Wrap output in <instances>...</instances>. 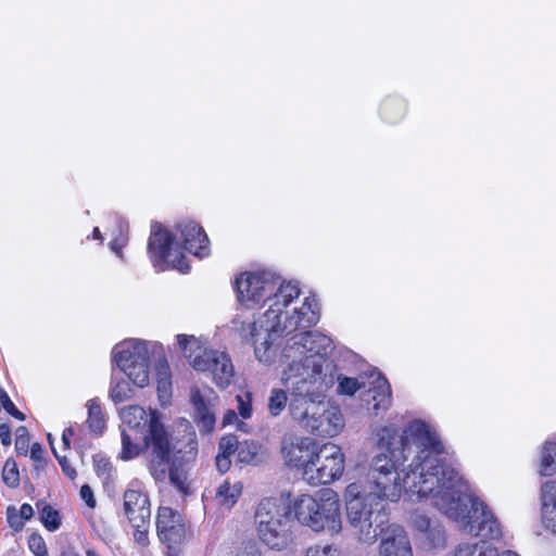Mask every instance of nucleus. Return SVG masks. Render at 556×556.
Returning a JSON list of instances; mask_svg holds the SVG:
<instances>
[{"label":"nucleus","mask_w":556,"mask_h":556,"mask_svg":"<svg viewBox=\"0 0 556 556\" xmlns=\"http://www.w3.org/2000/svg\"><path fill=\"white\" fill-rule=\"evenodd\" d=\"M376 437L383 452L372 457L368 480L361 481L366 489L390 502L404 495L410 503H427L467 532L498 534L491 514L473 496L457 466L446 458L433 425L414 419L401 435L394 426H382Z\"/></svg>","instance_id":"f257e3e1"},{"label":"nucleus","mask_w":556,"mask_h":556,"mask_svg":"<svg viewBox=\"0 0 556 556\" xmlns=\"http://www.w3.org/2000/svg\"><path fill=\"white\" fill-rule=\"evenodd\" d=\"M331 349L332 341L326 334H298L283 349V356L293 359L280 372V380L291 394L292 419L303 430L329 438L344 428L340 408L326 402L324 395L334 382L333 366L326 358Z\"/></svg>","instance_id":"f03ea898"},{"label":"nucleus","mask_w":556,"mask_h":556,"mask_svg":"<svg viewBox=\"0 0 556 556\" xmlns=\"http://www.w3.org/2000/svg\"><path fill=\"white\" fill-rule=\"evenodd\" d=\"M300 294L301 290L298 282L280 283L269 298L267 309L253 323L242 324L237 329L243 339L252 342L254 355L260 363L264 365L274 364L279 350L277 340L299 331L285 342L280 352V356L287 362V365L291 363L293 358H287L282 354L288 341L298 334L311 332L306 329L318 323L319 305L317 299L309 295L305 296L300 303Z\"/></svg>","instance_id":"7ed1b4c3"},{"label":"nucleus","mask_w":556,"mask_h":556,"mask_svg":"<svg viewBox=\"0 0 556 556\" xmlns=\"http://www.w3.org/2000/svg\"><path fill=\"white\" fill-rule=\"evenodd\" d=\"M121 430L141 433L148 446V469L155 480H163L172 457V443L156 410L130 405L119 410Z\"/></svg>","instance_id":"20e7f679"},{"label":"nucleus","mask_w":556,"mask_h":556,"mask_svg":"<svg viewBox=\"0 0 556 556\" xmlns=\"http://www.w3.org/2000/svg\"><path fill=\"white\" fill-rule=\"evenodd\" d=\"M386 497L366 489L361 481L350 483L344 491L346 523L351 536L359 544L372 545L379 532L377 520L383 511Z\"/></svg>","instance_id":"39448f33"},{"label":"nucleus","mask_w":556,"mask_h":556,"mask_svg":"<svg viewBox=\"0 0 556 556\" xmlns=\"http://www.w3.org/2000/svg\"><path fill=\"white\" fill-rule=\"evenodd\" d=\"M291 508L299 523L313 532L333 536L342 530L341 503L332 489L320 490L315 495H298Z\"/></svg>","instance_id":"423d86ee"},{"label":"nucleus","mask_w":556,"mask_h":556,"mask_svg":"<svg viewBox=\"0 0 556 556\" xmlns=\"http://www.w3.org/2000/svg\"><path fill=\"white\" fill-rule=\"evenodd\" d=\"M179 351L197 371H210L217 387L228 388L235 377V367L228 353L211 349L207 342L193 334H177Z\"/></svg>","instance_id":"0eeeda50"},{"label":"nucleus","mask_w":556,"mask_h":556,"mask_svg":"<svg viewBox=\"0 0 556 556\" xmlns=\"http://www.w3.org/2000/svg\"><path fill=\"white\" fill-rule=\"evenodd\" d=\"M291 505L282 497L263 498L254 513L255 529L261 542L274 551H283L292 543Z\"/></svg>","instance_id":"6e6552de"},{"label":"nucleus","mask_w":556,"mask_h":556,"mask_svg":"<svg viewBox=\"0 0 556 556\" xmlns=\"http://www.w3.org/2000/svg\"><path fill=\"white\" fill-rule=\"evenodd\" d=\"M338 392L340 394L353 395L362 388L368 387L370 399L367 400L368 405L377 416L381 412H386L391 406V387L388 380L381 376L379 371L372 370L367 377V381L362 376L359 378L338 377Z\"/></svg>","instance_id":"1a4fd4ad"},{"label":"nucleus","mask_w":556,"mask_h":556,"mask_svg":"<svg viewBox=\"0 0 556 556\" xmlns=\"http://www.w3.org/2000/svg\"><path fill=\"white\" fill-rule=\"evenodd\" d=\"M148 253L152 263L155 266H160L162 269L164 265H166L180 273H187L189 270L186 255L176 241V238L161 226H153L152 228L148 242Z\"/></svg>","instance_id":"9d476101"},{"label":"nucleus","mask_w":556,"mask_h":556,"mask_svg":"<svg viewBox=\"0 0 556 556\" xmlns=\"http://www.w3.org/2000/svg\"><path fill=\"white\" fill-rule=\"evenodd\" d=\"M344 454L334 443L318 446L314 460L305 470V480L312 485L327 484L339 479L344 471Z\"/></svg>","instance_id":"9b49d317"},{"label":"nucleus","mask_w":556,"mask_h":556,"mask_svg":"<svg viewBox=\"0 0 556 556\" xmlns=\"http://www.w3.org/2000/svg\"><path fill=\"white\" fill-rule=\"evenodd\" d=\"M277 285V279L270 273H242L236 279L237 299L240 304L253 308L262 301L268 303L279 287Z\"/></svg>","instance_id":"f8f14e48"},{"label":"nucleus","mask_w":556,"mask_h":556,"mask_svg":"<svg viewBox=\"0 0 556 556\" xmlns=\"http://www.w3.org/2000/svg\"><path fill=\"white\" fill-rule=\"evenodd\" d=\"M190 401L194 409V422L200 432L211 433L216 424L215 409L218 395L208 386H193L190 391Z\"/></svg>","instance_id":"ddd939ff"},{"label":"nucleus","mask_w":556,"mask_h":556,"mask_svg":"<svg viewBox=\"0 0 556 556\" xmlns=\"http://www.w3.org/2000/svg\"><path fill=\"white\" fill-rule=\"evenodd\" d=\"M124 510L134 528L149 526L151 518L150 501L138 481L131 482L124 493Z\"/></svg>","instance_id":"4468645a"},{"label":"nucleus","mask_w":556,"mask_h":556,"mask_svg":"<svg viewBox=\"0 0 556 556\" xmlns=\"http://www.w3.org/2000/svg\"><path fill=\"white\" fill-rule=\"evenodd\" d=\"M318 445L311 438H287L282 442L281 452L288 465L305 470L313 463Z\"/></svg>","instance_id":"2eb2a0df"},{"label":"nucleus","mask_w":556,"mask_h":556,"mask_svg":"<svg viewBox=\"0 0 556 556\" xmlns=\"http://www.w3.org/2000/svg\"><path fill=\"white\" fill-rule=\"evenodd\" d=\"M159 539L168 546L181 543L187 533L184 517L170 507L162 506L156 516Z\"/></svg>","instance_id":"dca6fc26"},{"label":"nucleus","mask_w":556,"mask_h":556,"mask_svg":"<svg viewBox=\"0 0 556 556\" xmlns=\"http://www.w3.org/2000/svg\"><path fill=\"white\" fill-rule=\"evenodd\" d=\"M380 534L377 556H413V547L403 527L392 523Z\"/></svg>","instance_id":"f3484780"},{"label":"nucleus","mask_w":556,"mask_h":556,"mask_svg":"<svg viewBox=\"0 0 556 556\" xmlns=\"http://www.w3.org/2000/svg\"><path fill=\"white\" fill-rule=\"evenodd\" d=\"M473 496L483 505L485 510H488L491 514V516L493 517V519L497 523L498 534L492 536V535L480 534V533H475V532L470 533V532L465 531L460 527V525L458 522H456L458 528L462 531H464L465 533L472 534L475 536H480L481 539H475V540H471V541L460 542L448 554V556H498L497 549L494 548L490 543H488L483 539H492V540L498 539L502 535L501 525H500L498 520L495 518V516L493 515V513L486 507V505L482 501H480L475 494H473Z\"/></svg>","instance_id":"a211bd4d"},{"label":"nucleus","mask_w":556,"mask_h":556,"mask_svg":"<svg viewBox=\"0 0 556 556\" xmlns=\"http://www.w3.org/2000/svg\"><path fill=\"white\" fill-rule=\"evenodd\" d=\"M150 343L143 340L128 339L114 346L112 358L116 366L123 370L125 363L137 365L139 362L150 359Z\"/></svg>","instance_id":"6ab92c4d"},{"label":"nucleus","mask_w":556,"mask_h":556,"mask_svg":"<svg viewBox=\"0 0 556 556\" xmlns=\"http://www.w3.org/2000/svg\"><path fill=\"white\" fill-rule=\"evenodd\" d=\"M178 229L186 250L200 258L210 254L208 238L201 226L194 222H182Z\"/></svg>","instance_id":"aec40b11"},{"label":"nucleus","mask_w":556,"mask_h":556,"mask_svg":"<svg viewBox=\"0 0 556 556\" xmlns=\"http://www.w3.org/2000/svg\"><path fill=\"white\" fill-rule=\"evenodd\" d=\"M540 503L542 526L556 534V480H548L542 484Z\"/></svg>","instance_id":"412c9836"},{"label":"nucleus","mask_w":556,"mask_h":556,"mask_svg":"<svg viewBox=\"0 0 556 556\" xmlns=\"http://www.w3.org/2000/svg\"><path fill=\"white\" fill-rule=\"evenodd\" d=\"M121 445L118 457L126 462L138 457L143 452L148 454L147 443L138 432L121 430Z\"/></svg>","instance_id":"4be33fe9"},{"label":"nucleus","mask_w":556,"mask_h":556,"mask_svg":"<svg viewBox=\"0 0 556 556\" xmlns=\"http://www.w3.org/2000/svg\"><path fill=\"white\" fill-rule=\"evenodd\" d=\"M280 383L282 382L280 381ZM290 401L291 394L283 384H281V387H273L266 399V412L268 416L278 418L286 409L290 412Z\"/></svg>","instance_id":"5701e85b"},{"label":"nucleus","mask_w":556,"mask_h":556,"mask_svg":"<svg viewBox=\"0 0 556 556\" xmlns=\"http://www.w3.org/2000/svg\"><path fill=\"white\" fill-rule=\"evenodd\" d=\"M242 493V484L239 481L225 480L216 491L215 498L220 506L231 508Z\"/></svg>","instance_id":"b1692460"},{"label":"nucleus","mask_w":556,"mask_h":556,"mask_svg":"<svg viewBox=\"0 0 556 556\" xmlns=\"http://www.w3.org/2000/svg\"><path fill=\"white\" fill-rule=\"evenodd\" d=\"M155 376L159 399L161 403L164 405L168 403L172 391L170 369L166 359L162 358L157 362L155 368Z\"/></svg>","instance_id":"393cba45"},{"label":"nucleus","mask_w":556,"mask_h":556,"mask_svg":"<svg viewBox=\"0 0 556 556\" xmlns=\"http://www.w3.org/2000/svg\"><path fill=\"white\" fill-rule=\"evenodd\" d=\"M122 371L138 388H144L150 383V359L139 362L137 365L125 363Z\"/></svg>","instance_id":"a878e982"},{"label":"nucleus","mask_w":556,"mask_h":556,"mask_svg":"<svg viewBox=\"0 0 556 556\" xmlns=\"http://www.w3.org/2000/svg\"><path fill=\"white\" fill-rule=\"evenodd\" d=\"M86 407L88 410L87 425L89 430L94 434H102L106 426V420L100 402L96 399L89 400L86 403Z\"/></svg>","instance_id":"bb28decb"},{"label":"nucleus","mask_w":556,"mask_h":556,"mask_svg":"<svg viewBox=\"0 0 556 556\" xmlns=\"http://www.w3.org/2000/svg\"><path fill=\"white\" fill-rule=\"evenodd\" d=\"M422 548L427 551H438L445 546V530L438 522L434 523L419 538Z\"/></svg>","instance_id":"cd10ccee"},{"label":"nucleus","mask_w":556,"mask_h":556,"mask_svg":"<svg viewBox=\"0 0 556 556\" xmlns=\"http://www.w3.org/2000/svg\"><path fill=\"white\" fill-rule=\"evenodd\" d=\"M539 473L551 477L556 473V443L547 442L543 445L540 455Z\"/></svg>","instance_id":"c85d7f7f"},{"label":"nucleus","mask_w":556,"mask_h":556,"mask_svg":"<svg viewBox=\"0 0 556 556\" xmlns=\"http://www.w3.org/2000/svg\"><path fill=\"white\" fill-rule=\"evenodd\" d=\"M262 446L254 441L240 442L237 462L242 465H255L260 462Z\"/></svg>","instance_id":"c756f323"},{"label":"nucleus","mask_w":556,"mask_h":556,"mask_svg":"<svg viewBox=\"0 0 556 556\" xmlns=\"http://www.w3.org/2000/svg\"><path fill=\"white\" fill-rule=\"evenodd\" d=\"M134 396V389L130 387L129 382L125 379H116L113 378L111 389H110V397L114 403H122L130 400Z\"/></svg>","instance_id":"7c9ffc66"},{"label":"nucleus","mask_w":556,"mask_h":556,"mask_svg":"<svg viewBox=\"0 0 556 556\" xmlns=\"http://www.w3.org/2000/svg\"><path fill=\"white\" fill-rule=\"evenodd\" d=\"M116 223H117V233H113L114 237L110 242V249L115 253V255L118 258L124 261L125 257H124V253L122 250L128 242V237H127L128 226L124 220H122L119 218L116 219Z\"/></svg>","instance_id":"2f4dec72"},{"label":"nucleus","mask_w":556,"mask_h":556,"mask_svg":"<svg viewBox=\"0 0 556 556\" xmlns=\"http://www.w3.org/2000/svg\"><path fill=\"white\" fill-rule=\"evenodd\" d=\"M304 556H343L341 548L334 543H316L308 546Z\"/></svg>","instance_id":"473e14b6"},{"label":"nucleus","mask_w":556,"mask_h":556,"mask_svg":"<svg viewBox=\"0 0 556 556\" xmlns=\"http://www.w3.org/2000/svg\"><path fill=\"white\" fill-rule=\"evenodd\" d=\"M175 457V454H174V447L172 446V457H170V460L168 464L172 463V460L174 459ZM169 472V479L172 481V483L174 485L177 486V489L184 493V494H187L189 492V485L187 483V478H186V475L184 472H180L178 471L177 468H169V465H167V470ZM166 473L165 472V476L164 478L166 477Z\"/></svg>","instance_id":"72a5a7b5"},{"label":"nucleus","mask_w":556,"mask_h":556,"mask_svg":"<svg viewBox=\"0 0 556 556\" xmlns=\"http://www.w3.org/2000/svg\"><path fill=\"white\" fill-rule=\"evenodd\" d=\"M237 409L241 419H250L253 415L252 394L244 392L236 396Z\"/></svg>","instance_id":"f704fd0d"},{"label":"nucleus","mask_w":556,"mask_h":556,"mask_svg":"<svg viewBox=\"0 0 556 556\" xmlns=\"http://www.w3.org/2000/svg\"><path fill=\"white\" fill-rule=\"evenodd\" d=\"M94 471L102 480L108 481L113 478L114 467L112 463L104 456H96L93 458Z\"/></svg>","instance_id":"c9c22d12"},{"label":"nucleus","mask_w":556,"mask_h":556,"mask_svg":"<svg viewBox=\"0 0 556 556\" xmlns=\"http://www.w3.org/2000/svg\"><path fill=\"white\" fill-rule=\"evenodd\" d=\"M2 478L5 484L15 488L20 482L17 465L13 459H8L3 466Z\"/></svg>","instance_id":"e433bc0d"},{"label":"nucleus","mask_w":556,"mask_h":556,"mask_svg":"<svg viewBox=\"0 0 556 556\" xmlns=\"http://www.w3.org/2000/svg\"><path fill=\"white\" fill-rule=\"evenodd\" d=\"M233 426L237 430L247 432L248 425L241 419L239 414L235 409H227L223 416L222 427Z\"/></svg>","instance_id":"4c0bfd02"},{"label":"nucleus","mask_w":556,"mask_h":556,"mask_svg":"<svg viewBox=\"0 0 556 556\" xmlns=\"http://www.w3.org/2000/svg\"><path fill=\"white\" fill-rule=\"evenodd\" d=\"M239 446L240 442L237 440L235 435H224L218 444V453L231 457L235 454L237 455Z\"/></svg>","instance_id":"58836bf2"},{"label":"nucleus","mask_w":556,"mask_h":556,"mask_svg":"<svg viewBox=\"0 0 556 556\" xmlns=\"http://www.w3.org/2000/svg\"><path fill=\"white\" fill-rule=\"evenodd\" d=\"M41 521L48 530L54 531L60 527L59 513L51 507L46 506L41 511Z\"/></svg>","instance_id":"ea45409f"},{"label":"nucleus","mask_w":556,"mask_h":556,"mask_svg":"<svg viewBox=\"0 0 556 556\" xmlns=\"http://www.w3.org/2000/svg\"><path fill=\"white\" fill-rule=\"evenodd\" d=\"M0 403L2 404L3 408L13 417L17 418L18 420L25 419V415L15 407L8 393L2 389H0Z\"/></svg>","instance_id":"a19ab883"},{"label":"nucleus","mask_w":556,"mask_h":556,"mask_svg":"<svg viewBox=\"0 0 556 556\" xmlns=\"http://www.w3.org/2000/svg\"><path fill=\"white\" fill-rule=\"evenodd\" d=\"M28 546L36 556H48L46 543L40 535H30Z\"/></svg>","instance_id":"79ce46f5"},{"label":"nucleus","mask_w":556,"mask_h":556,"mask_svg":"<svg viewBox=\"0 0 556 556\" xmlns=\"http://www.w3.org/2000/svg\"><path fill=\"white\" fill-rule=\"evenodd\" d=\"M413 527L422 535L429 530L435 522H432L427 516L420 514H414L412 516Z\"/></svg>","instance_id":"37998d69"},{"label":"nucleus","mask_w":556,"mask_h":556,"mask_svg":"<svg viewBox=\"0 0 556 556\" xmlns=\"http://www.w3.org/2000/svg\"><path fill=\"white\" fill-rule=\"evenodd\" d=\"M80 497L87 504L88 507H90V508L96 507L97 502H96L93 492L88 484H84L80 488Z\"/></svg>","instance_id":"c03bdc74"},{"label":"nucleus","mask_w":556,"mask_h":556,"mask_svg":"<svg viewBox=\"0 0 556 556\" xmlns=\"http://www.w3.org/2000/svg\"><path fill=\"white\" fill-rule=\"evenodd\" d=\"M23 518L15 508H8V522L12 528L20 529L23 526Z\"/></svg>","instance_id":"a18cd8bd"},{"label":"nucleus","mask_w":556,"mask_h":556,"mask_svg":"<svg viewBox=\"0 0 556 556\" xmlns=\"http://www.w3.org/2000/svg\"><path fill=\"white\" fill-rule=\"evenodd\" d=\"M231 465V457L226 456L224 454H217L216 456V467L220 472H226Z\"/></svg>","instance_id":"49530a36"},{"label":"nucleus","mask_w":556,"mask_h":556,"mask_svg":"<svg viewBox=\"0 0 556 556\" xmlns=\"http://www.w3.org/2000/svg\"><path fill=\"white\" fill-rule=\"evenodd\" d=\"M56 458L59 459L60 466L62 467L63 472L70 478L75 479L76 478V470L74 467H72L67 459L65 457H61L56 455Z\"/></svg>","instance_id":"de8ad7c7"},{"label":"nucleus","mask_w":556,"mask_h":556,"mask_svg":"<svg viewBox=\"0 0 556 556\" xmlns=\"http://www.w3.org/2000/svg\"><path fill=\"white\" fill-rule=\"evenodd\" d=\"M148 527L149 526H146L144 528H136L137 529V533L135 534L136 541L143 546L147 545V543H148V536H147Z\"/></svg>","instance_id":"09e8293b"},{"label":"nucleus","mask_w":556,"mask_h":556,"mask_svg":"<svg viewBox=\"0 0 556 556\" xmlns=\"http://www.w3.org/2000/svg\"><path fill=\"white\" fill-rule=\"evenodd\" d=\"M0 439L2 444L4 445L11 444V432L10 428L7 425L0 426Z\"/></svg>","instance_id":"8fccbe9b"},{"label":"nucleus","mask_w":556,"mask_h":556,"mask_svg":"<svg viewBox=\"0 0 556 556\" xmlns=\"http://www.w3.org/2000/svg\"><path fill=\"white\" fill-rule=\"evenodd\" d=\"M197 455V442L192 439L189 443V450L185 452V455L182 457L184 460L190 462L194 459Z\"/></svg>","instance_id":"3c124183"},{"label":"nucleus","mask_w":556,"mask_h":556,"mask_svg":"<svg viewBox=\"0 0 556 556\" xmlns=\"http://www.w3.org/2000/svg\"><path fill=\"white\" fill-rule=\"evenodd\" d=\"M42 447L39 443H33L30 447V456L34 460L39 462L42 459Z\"/></svg>","instance_id":"603ef678"},{"label":"nucleus","mask_w":556,"mask_h":556,"mask_svg":"<svg viewBox=\"0 0 556 556\" xmlns=\"http://www.w3.org/2000/svg\"><path fill=\"white\" fill-rule=\"evenodd\" d=\"M18 514L21 515V518H23L24 520H28L31 518L34 509L29 504H23L20 508Z\"/></svg>","instance_id":"864d4df0"},{"label":"nucleus","mask_w":556,"mask_h":556,"mask_svg":"<svg viewBox=\"0 0 556 556\" xmlns=\"http://www.w3.org/2000/svg\"><path fill=\"white\" fill-rule=\"evenodd\" d=\"M23 439H27V430L25 427H20L16 430V440H15V447L16 450H20V444L22 443Z\"/></svg>","instance_id":"5fc2aeb1"},{"label":"nucleus","mask_w":556,"mask_h":556,"mask_svg":"<svg viewBox=\"0 0 556 556\" xmlns=\"http://www.w3.org/2000/svg\"><path fill=\"white\" fill-rule=\"evenodd\" d=\"M237 556H262V553L255 546L247 547L240 551Z\"/></svg>","instance_id":"6e6d98bb"},{"label":"nucleus","mask_w":556,"mask_h":556,"mask_svg":"<svg viewBox=\"0 0 556 556\" xmlns=\"http://www.w3.org/2000/svg\"><path fill=\"white\" fill-rule=\"evenodd\" d=\"M73 434H74V430L72 428H67L63 431L62 441H63V444L65 447L70 446V439H71V437H73Z\"/></svg>","instance_id":"4d7b16f0"},{"label":"nucleus","mask_w":556,"mask_h":556,"mask_svg":"<svg viewBox=\"0 0 556 556\" xmlns=\"http://www.w3.org/2000/svg\"><path fill=\"white\" fill-rule=\"evenodd\" d=\"M392 103L388 102V103H384L383 106H382V114L384 115L386 118H388L390 122L394 121V118L392 116L389 115V109L391 106Z\"/></svg>","instance_id":"13d9d810"},{"label":"nucleus","mask_w":556,"mask_h":556,"mask_svg":"<svg viewBox=\"0 0 556 556\" xmlns=\"http://www.w3.org/2000/svg\"><path fill=\"white\" fill-rule=\"evenodd\" d=\"M92 238L96 239V240H100L102 241L103 240V237H102V233L101 231L99 230L98 227H96L92 231Z\"/></svg>","instance_id":"bf43d9fd"},{"label":"nucleus","mask_w":556,"mask_h":556,"mask_svg":"<svg viewBox=\"0 0 556 556\" xmlns=\"http://www.w3.org/2000/svg\"><path fill=\"white\" fill-rule=\"evenodd\" d=\"M20 450H17L18 452H23V453H26V450H27V439H23L22 443L20 444Z\"/></svg>","instance_id":"052dcab7"},{"label":"nucleus","mask_w":556,"mask_h":556,"mask_svg":"<svg viewBox=\"0 0 556 556\" xmlns=\"http://www.w3.org/2000/svg\"><path fill=\"white\" fill-rule=\"evenodd\" d=\"M61 556H78L74 551L67 549L62 553Z\"/></svg>","instance_id":"680f3d73"},{"label":"nucleus","mask_w":556,"mask_h":556,"mask_svg":"<svg viewBox=\"0 0 556 556\" xmlns=\"http://www.w3.org/2000/svg\"><path fill=\"white\" fill-rule=\"evenodd\" d=\"M498 556H517L516 553L511 552V551H505L503 552L501 555Z\"/></svg>","instance_id":"e2e57ef3"},{"label":"nucleus","mask_w":556,"mask_h":556,"mask_svg":"<svg viewBox=\"0 0 556 556\" xmlns=\"http://www.w3.org/2000/svg\"><path fill=\"white\" fill-rule=\"evenodd\" d=\"M87 556H98L93 551H87Z\"/></svg>","instance_id":"0e129e2a"},{"label":"nucleus","mask_w":556,"mask_h":556,"mask_svg":"<svg viewBox=\"0 0 556 556\" xmlns=\"http://www.w3.org/2000/svg\"><path fill=\"white\" fill-rule=\"evenodd\" d=\"M48 439H49L50 444L52 445L53 443H52V440H51V434L48 435Z\"/></svg>","instance_id":"69168bd1"},{"label":"nucleus","mask_w":556,"mask_h":556,"mask_svg":"<svg viewBox=\"0 0 556 556\" xmlns=\"http://www.w3.org/2000/svg\"><path fill=\"white\" fill-rule=\"evenodd\" d=\"M51 450H53L55 456L58 455L56 451L54 450V446H51Z\"/></svg>","instance_id":"338daca9"}]
</instances>
